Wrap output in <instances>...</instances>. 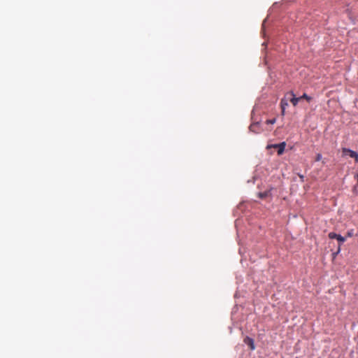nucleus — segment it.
I'll return each instance as SVG.
<instances>
[{"label": "nucleus", "mask_w": 358, "mask_h": 358, "mask_svg": "<svg viewBox=\"0 0 358 358\" xmlns=\"http://www.w3.org/2000/svg\"><path fill=\"white\" fill-rule=\"evenodd\" d=\"M329 238H331V239H336L337 241H338L341 243H343L345 241V238L341 236L340 234H337L334 232H330L329 234Z\"/></svg>", "instance_id": "nucleus-3"}, {"label": "nucleus", "mask_w": 358, "mask_h": 358, "mask_svg": "<svg viewBox=\"0 0 358 358\" xmlns=\"http://www.w3.org/2000/svg\"><path fill=\"white\" fill-rule=\"evenodd\" d=\"M243 342L245 343V344H246L247 345H248L250 347L251 350H254L255 349L254 340L252 338H250L249 336H246L244 338Z\"/></svg>", "instance_id": "nucleus-4"}, {"label": "nucleus", "mask_w": 358, "mask_h": 358, "mask_svg": "<svg viewBox=\"0 0 358 358\" xmlns=\"http://www.w3.org/2000/svg\"><path fill=\"white\" fill-rule=\"evenodd\" d=\"M342 152L344 155H349L350 157L354 158L356 162H358V154L357 152L353 151L350 149L343 148Z\"/></svg>", "instance_id": "nucleus-1"}, {"label": "nucleus", "mask_w": 358, "mask_h": 358, "mask_svg": "<svg viewBox=\"0 0 358 358\" xmlns=\"http://www.w3.org/2000/svg\"><path fill=\"white\" fill-rule=\"evenodd\" d=\"M288 106L287 101L285 99H282L280 101L281 108H285Z\"/></svg>", "instance_id": "nucleus-7"}, {"label": "nucleus", "mask_w": 358, "mask_h": 358, "mask_svg": "<svg viewBox=\"0 0 358 358\" xmlns=\"http://www.w3.org/2000/svg\"><path fill=\"white\" fill-rule=\"evenodd\" d=\"M322 155L318 153L317 155H316V158H315V161L318 162V161H320L322 159Z\"/></svg>", "instance_id": "nucleus-10"}, {"label": "nucleus", "mask_w": 358, "mask_h": 358, "mask_svg": "<svg viewBox=\"0 0 358 358\" xmlns=\"http://www.w3.org/2000/svg\"><path fill=\"white\" fill-rule=\"evenodd\" d=\"M259 124L258 122L252 124L250 126V130L255 133H259Z\"/></svg>", "instance_id": "nucleus-6"}, {"label": "nucleus", "mask_w": 358, "mask_h": 358, "mask_svg": "<svg viewBox=\"0 0 358 358\" xmlns=\"http://www.w3.org/2000/svg\"><path fill=\"white\" fill-rule=\"evenodd\" d=\"M340 252V248H338V251L336 253H338Z\"/></svg>", "instance_id": "nucleus-15"}, {"label": "nucleus", "mask_w": 358, "mask_h": 358, "mask_svg": "<svg viewBox=\"0 0 358 358\" xmlns=\"http://www.w3.org/2000/svg\"><path fill=\"white\" fill-rule=\"evenodd\" d=\"M266 195H267V193H266V192L265 193H260L259 194V197L260 198H265L266 196Z\"/></svg>", "instance_id": "nucleus-11"}, {"label": "nucleus", "mask_w": 358, "mask_h": 358, "mask_svg": "<svg viewBox=\"0 0 358 358\" xmlns=\"http://www.w3.org/2000/svg\"><path fill=\"white\" fill-rule=\"evenodd\" d=\"M299 98H301V99H306L308 102H310L312 99V98L310 96H309L308 95H307L306 94H303L301 96H300Z\"/></svg>", "instance_id": "nucleus-8"}, {"label": "nucleus", "mask_w": 358, "mask_h": 358, "mask_svg": "<svg viewBox=\"0 0 358 358\" xmlns=\"http://www.w3.org/2000/svg\"><path fill=\"white\" fill-rule=\"evenodd\" d=\"M281 109H282V111H281L282 115H285V108H281Z\"/></svg>", "instance_id": "nucleus-13"}, {"label": "nucleus", "mask_w": 358, "mask_h": 358, "mask_svg": "<svg viewBox=\"0 0 358 358\" xmlns=\"http://www.w3.org/2000/svg\"><path fill=\"white\" fill-rule=\"evenodd\" d=\"M352 236V232L348 231V236L350 237V236Z\"/></svg>", "instance_id": "nucleus-14"}, {"label": "nucleus", "mask_w": 358, "mask_h": 358, "mask_svg": "<svg viewBox=\"0 0 358 358\" xmlns=\"http://www.w3.org/2000/svg\"><path fill=\"white\" fill-rule=\"evenodd\" d=\"M285 146H286V143L285 142H282V143H280L279 144H273V145H268V148H277V150H278V155H281L284 152V151H285Z\"/></svg>", "instance_id": "nucleus-2"}, {"label": "nucleus", "mask_w": 358, "mask_h": 358, "mask_svg": "<svg viewBox=\"0 0 358 358\" xmlns=\"http://www.w3.org/2000/svg\"><path fill=\"white\" fill-rule=\"evenodd\" d=\"M276 122V119L275 118H273L271 120H266V124H274L275 122Z\"/></svg>", "instance_id": "nucleus-9"}, {"label": "nucleus", "mask_w": 358, "mask_h": 358, "mask_svg": "<svg viewBox=\"0 0 358 358\" xmlns=\"http://www.w3.org/2000/svg\"><path fill=\"white\" fill-rule=\"evenodd\" d=\"M299 178H301V181H303L304 176L301 174H299Z\"/></svg>", "instance_id": "nucleus-12"}, {"label": "nucleus", "mask_w": 358, "mask_h": 358, "mask_svg": "<svg viewBox=\"0 0 358 358\" xmlns=\"http://www.w3.org/2000/svg\"><path fill=\"white\" fill-rule=\"evenodd\" d=\"M289 94H290L292 96L290 99V102L292 103L294 106H296L298 104L299 101L301 100V98L296 97L293 92H290Z\"/></svg>", "instance_id": "nucleus-5"}]
</instances>
